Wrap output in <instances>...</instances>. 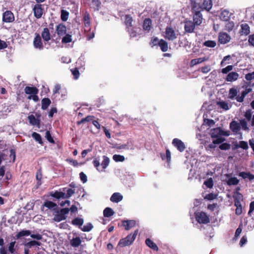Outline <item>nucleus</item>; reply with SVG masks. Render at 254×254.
Listing matches in <instances>:
<instances>
[{
	"label": "nucleus",
	"mask_w": 254,
	"mask_h": 254,
	"mask_svg": "<svg viewBox=\"0 0 254 254\" xmlns=\"http://www.w3.org/2000/svg\"><path fill=\"white\" fill-rule=\"evenodd\" d=\"M41 36L45 42H48L51 39V34L48 28H44L41 33Z\"/></svg>",
	"instance_id": "obj_24"
},
{
	"label": "nucleus",
	"mask_w": 254,
	"mask_h": 254,
	"mask_svg": "<svg viewBox=\"0 0 254 254\" xmlns=\"http://www.w3.org/2000/svg\"><path fill=\"white\" fill-rule=\"evenodd\" d=\"M162 160L166 159L168 163H170L171 159V152L168 149H166V156L164 154H161Z\"/></svg>",
	"instance_id": "obj_42"
},
{
	"label": "nucleus",
	"mask_w": 254,
	"mask_h": 254,
	"mask_svg": "<svg viewBox=\"0 0 254 254\" xmlns=\"http://www.w3.org/2000/svg\"><path fill=\"white\" fill-rule=\"evenodd\" d=\"M204 185H205L208 188L211 189L213 187V181L211 178H210L206 180L204 182Z\"/></svg>",
	"instance_id": "obj_54"
},
{
	"label": "nucleus",
	"mask_w": 254,
	"mask_h": 254,
	"mask_svg": "<svg viewBox=\"0 0 254 254\" xmlns=\"http://www.w3.org/2000/svg\"><path fill=\"white\" fill-rule=\"evenodd\" d=\"M229 128L230 130L234 133V134H241V133L240 132V131L241 130L240 124L237 121L233 120L230 123Z\"/></svg>",
	"instance_id": "obj_12"
},
{
	"label": "nucleus",
	"mask_w": 254,
	"mask_h": 254,
	"mask_svg": "<svg viewBox=\"0 0 254 254\" xmlns=\"http://www.w3.org/2000/svg\"><path fill=\"white\" fill-rule=\"evenodd\" d=\"M230 16V13L227 10H224L222 11L220 15V18L221 20L227 21L229 20Z\"/></svg>",
	"instance_id": "obj_29"
},
{
	"label": "nucleus",
	"mask_w": 254,
	"mask_h": 254,
	"mask_svg": "<svg viewBox=\"0 0 254 254\" xmlns=\"http://www.w3.org/2000/svg\"><path fill=\"white\" fill-rule=\"evenodd\" d=\"M83 22L85 27H89L90 25V17L89 13L85 11L83 14Z\"/></svg>",
	"instance_id": "obj_31"
},
{
	"label": "nucleus",
	"mask_w": 254,
	"mask_h": 254,
	"mask_svg": "<svg viewBox=\"0 0 254 254\" xmlns=\"http://www.w3.org/2000/svg\"><path fill=\"white\" fill-rule=\"evenodd\" d=\"M239 74L236 72H231L228 73L226 78V80L228 82H232L236 81L239 78Z\"/></svg>",
	"instance_id": "obj_23"
},
{
	"label": "nucleus",
	"mask_w": 254,
	"mask_h": 254,
	"mask_svg": "<svg viewBox=\"0 0 254 254\" xmlns=\"http://www.w3.org/2000/svg\"><path fill=\"white\" fill-rule=\"evenodd\" d=\"M51 104V100L48 98H44L41 101V109L46 110Z\"/></svg>",
	"instance_id": "obj_27"
},
{
	"label": "nucleus",
	"mask_w": 254,
	"mask_h": 254,
	"mask_svg": "<svg viewBox=\"0 0 254 254\" xmlns=\"http://www.w3.org/2000/svg\"><path fill=\"white\" fill-rule=\"evenodd\" d=\"M81 243V240L80 237H76L75 238H73L70 241V245L74 248L78 247Z\"/></svg>",
	"instance_id": "obj_30"
},
{
	"label": "nucleus",
	"mask_w": 254,
	"mask_h": 254,
	"mask_svg": "<svg viewBox=\"0 0 254 254\" xmlns=\"http://www.w3.org/2000/svg\"><path fill=\"white\" fill-rule=\"evenodd\" d=\"M66 188H63V190L66 191V193H64V196L65 198H69L74 193L75 191L72 189H67L66 190Z\"/></svg>",
	"instance_id": "obj_41"
},
{
	"label": "nucleus",
	"mask_w": 254,
	"mask_h": 254,
	"mask_svg": "<svg viewBox=\"0 0 254 254\" xmlns=\"http://www.w3.org/2000/svg\"><path fill=\"white\" fill-rule=\"evenodd\" d=\"M123 199V196L119 192L114 193L110 197V201L112 202L118 203Z\"/></svg>",
	"instance_id": "obj_22"
},
{
	"label": "nucleus",
	"mask_w": 254,
	"mask_h": 254,
	"mask_svg": "<svg viewBox=\"0 0 254 254\" xmlns=\"http://www.w3.org/2000/svg\"><path fill=\"white\" fill-rule=\"evenodd\" d=\"M192 13L193 14V21L196 26L200 25L202 22L203 17L201 13L202 8L199 6V3L194 2L192 5Z\"/></svg>",
	"instance_id": "obj_1"
},
{
	"label": "nucleus",
	"mask_w": 254,
	"mask_h": 254,
	"mask_svg": "<svg viewBox=\"0 0 254 254\" xmlns=\"http://www.w3.org/2000/svg\"><path fill=\"white\" fill-rule=\"evenodd\" d=\"M113 159L115 162H123L125 161V157L123 155L115 154L113 156Z\"/></svg>",
	"instance_id": "obj_49"
},
{
	"label": "nucleus",
	"mask_w": 254,
	"mask_h": 254,
	"mask_svg": "<svg viewBox=\"0 0 254 254\" xmlns=\"http://www.w3.org/2000/svg\"><path fill=\"white\" fill-rule=\"evenodd\" d=\"M199 6L202 8V11L204 9L209 11L212 6V1L211 0H203L202 4L199 3Z\"/></svg>",
	"instance_id": "obj_17"
},
{
	"label": "nucleus",
	"mask_w": 254,
	"mask_h": 254,
	"mask_svg": "<svg viewBox=\"0 0 254 254\" xmlns=\"http://www.w3.org/2000/svg\"><path fill=\"white\" fill-rule=\"evenodd\" d=\"M103 160L102 161L101 164L103 169L101 171H103L105 169L108 167L110 163V159L107 156L104 155L103 156Z\"/></svg>",
	"instance_id": "obj_38"
},
{
	"label": "nucleus",
	"mask_w": 254,
	"mask_h": 254,
	"mask_svg": "<svg viewBox=\"0 0 254 254\" xmlns=\"http://www.w3.org/2000/svg\"><path fill=\"white\" fill-rule=\"evenodd\" d=\"M72 41L71 35L69 34H65V35L62 38L63 43H69Z\"/></svg>",
	"instance_id": "obj_48"
},
{
	"label": "nucleus",
	"mask_w": 254,
	"mask_h": 254,
	"mask_svg": "<svg viewBox=\"0 0 254 254\" xmlns=\"http://www.w3.org/2000/svg\"><path fill=\"white\" fill-rule=\"evenodd\" d=\"M44 206L49 209H52L57 206V204L55 202L47 200L44 202Z\"/></svg>",
	"instance_id": "obj_47"
},
{
	"label": "nucleus",
	"mask_w": 254,
	"mask_h": 254,
	"mask_svg": "<svg viewBox=\"0 0 254 254\" xmlns=\"http://www.w3.org/2000/svg\"><path fill=\"white\" fill-rule=\"evenodd\" d=\"M247 94V93H246L245 91L244 90L242 92L241 96H237L236 98V99L239 102H243L244 100L245 97Z\"/></svg>",
	"instance_id": "obj_55"
},
{
	"label": "nucleus",
	"mask_w": 254,
	"mask_h": 254,
	"mask_svg": "<svg viewBox=\"0 0 254 254\" xmlns=\"http://www.w3.org/2000/svg\"><path fill=\"white\" fill-rule=\"evenodd\" d=\"M245 79L248 81H251L254 79V71L246 74L245 75Z\"/></svg>",
	"instance_id": "obj_64"
},
{
	"label": "nucleus",
	"mask_w": 254,
	"mask_h": 254,
	"mask_svg": "<svg viewBox=\"0 0 254 254\" xmlns=\"http://www.w3.org/2000/svg\"><path fill=\"white\" fill-rule=\"evenodd\" d=\"M41 243L35 240L31 241L28 243H26V246L31 248V247L35 246H40Z\"/></svg>",
	"instance_id": "obj_57"
},
{
	"label": "nucleus",
	"mask_w": 254,
	"mask_h": 254,
	"mask_svg": "<svg viewBox=\"0 0 254 254\" xmlns=\"http://www.w3.org/2000/svg\"><path fill=\"white\" fill-rule=\"evenodd\" d=\"M230 147H231V145H230V144H229L228 143H221V144H220L219 146V148L221 150H229V149H230Z\"/></svg>",
	"instance_id": "obj_60"
},
{
	"label": "nucleus",
	"mask_w": 254,
	"mask_h": 254,
	"mask_svg": "<svg viewBox=\"0 0 254 254\" xmlns=\"http://www.w3.org/2000/svg\"><path fill=\"white\" fill-rule=\"evenodd\" d=\"M136 222L134 220H124L122 221V225L125 227L126 230H128L135 226Z\"/></svg>",
	"instance_id": "obj_21"
},
{
	"label": "nucleus",
	"mask_w": 254,
	"mask_h": 254,
	"mask_svg": "<svg viewBox=\"0 0 254 254\" xmlns=\"http://www.w3.org/2000/svg\"><path fill=\"white\" fill-rule=\"evenodd\" d=\"M203 45L207 47L214 48L216 46V43L214 41L207 40L204 43Z\"/></svg>",
	"instance_id": "obj_50"
},
{
	"label": "nucleus",
	"mask_w": 254,
	"mask_h": 254,
	"mask_svg": "<svg viewBox=\"0 0 254 254\" xmlns=\"http://www.w3.org/2000/svg\"><path fill=\"white\" fill-rule=\"evenodd\" d=\"M34 16L37 19L41 18L44 13V8L42 4L37 3L33 7Z\"/></svg>",
	"instance_id": "obj_8"
},
{
	"label": "nucleus",
	"mask_w": 254,
	"mask_h": 254,
	"mask_svg": "<svg viewBox=\"0 0 254 254\" xmlns=\"http://www.w3.org/2000/svg\"><path fill=\"white\" fill-rule=\"evenodd\" d=\"M128 33H129L130 37L133 38L137 36V32L135 31L134 28H128L126 29Z\"/></svg>",
	"instance_id": "obj_51"
},
{
	"label": "nucleus",
	"mask_w": 254,
	"mask_h": 254,
	"mask_svg": "<svg viewBox=\"0 0 254 254\" xmlns=\"http://www.w3.org/2000/svg\"><path fill=\"white\" fill-rule=\"evenodd\" d=\"M165 34V38L170 41L175 40L178 36V34L176 33L174 29L170 26H167L166 28Z\"/></svg>",
	"instance_id": "obj_7"
},
{
	"label": "nucleus",
	"mask_w": 254,
	"mask_h": 254,
	"mask_svg": "<svg viewBox=\"0 0 254 254\" xmlns=\"http://www.w3.org/2000/svg\"><path fill=\"white\" fill-rule=\"evenodd\" d=\"M234 201H241L243 200V196L239 191H235L233 195Z\"/></svg>",
	"instance_id": "obj_46"
},
{
	"label": "nucleus",
	"mask_w": 254,
	"mask_h": 254,
	"mask_svg": "<svg viewBox=\"0 0 254 254\" xmlns=\"http://www.w3.org/2000/svg\"><path fill=\"white\" fill-rule=\"evenodd\" d=\"M33 40V46L35 49L42 50L44 48L41 36L39 33H36Z\"/></svg>",
	"instance_id": "obj_10"
},
{
	"label": "nucleus",
	"mask_w": 254,
	"mask_h": 254,
	"mask_svg": "<svg viewBox=\"0 0 254 254\" xmlns=\"http://www.w3.org/2000/svg\"><path fill=\"white\" fill-rule=\"evenodd\" d=\"M204 123L207 126L211 127L215 124V122L212 119H204Z\"/></svg>",
	"instance_id": "obj_63"
},
{
	"label": "nucleus",
	"mask_w": 254,
	"mask_h": 254,
	"mask_svg": "<svg viewBox=\"0 0 254 254\" xmlns=\"http://www.w3.org/2000/svg\"><path fill=\"white\" fill-rule=\"evenodd\" d=\"M239 180L236 177H231L227 181V184L229 186L237 185L239 184Z\"/></svg>",
	"instance_id": "obj_37"
},
{
	"label": "nucleus",
	"mask_w": 254,
	"mask_h": 254,
	"mask_svg": "<svg viewBox=\"0 0 254 254\" xmlns=\"http://www.w3.org/2000/svg\"><path fill=\"white\" fill-rule=\"evenodd\" d=\"M30 235L32 238L35 239L37 240H41L42 239V236L40 234H31L30 230H23L19 232L15 236L17 239H20L22 237L28 236Z\"/></svg>",
	"instance_id": "obj_5"
},
{
	"label": "nucleus",
	"mask_w": 254,
	"mask_h": 254,
	"mask_svg": "<svg viewBox=\"0 0 254 254\" xmlns=\"http://www.w3.org/2000/svg\"><path fill=\"white\" fill-rule=\"evenodd\" d=\"M159 41L157 37H153L151 39L150 42V45L151 47H153L154 46L159 45Z\"/></svg>",
	"instance_id": "obj_62"
},
{
	"label": "nucleus",
	"mask_w": 254,
	"mask_h": 254,
	"mask_svg": "<svg viewBox=\"0 0 254 254\" xmlns=\"http://www.w3.org/2000/svg\"><path fill=\"white\" fill-rule=\"evenodd\" d=\"M138 230H136L133 233H130L126 238L121 239L118 243V246L125 247L131 245L135 239Z\"/></svg>",
	"instance_id": "obj_2"
},
{
	"label": "nucleus",
	"mask_w": 254,
	"mask_h": 254,
	"mask_svg": "<svg viewBox=\"0 0 254 254\" xmlns=\"http://www.w3.org/2000/svg\"><path fill=\"white\" fill-rule=\"evenodd\" d=\"M24 92L26 94L32 95L33 94H37L39 90L35 86H26L24 88Z\"/></svg>",
	"instance_id": "obj_18"
},
{
	"label": "nucleus",
	"mask_w": 254,
	"mask_h": 254,
	"mask_svg": "<svg viewBox=\"0 0 254 254\" xmlns=\"http://www.w3.org/2000/svg\"><path fill=\"white\" fill-rule=\"evenodd\" d=\"M231 36L225 32H220L218 35V42L221 44H225L230 42Z\"/></svg>",
	"instance_id": "obj_14"
},
{
	"label": "nucleus",
	"mask_w": 254,
	"mask_h": 254,
	"mask_svg": "<svg viewBox=\"0 0 254 254\" xmlns=\"http://www.w3.org/2000/svg\"><path fill=\"white\" fill-rule=\"evenodd\" d=\"M207 60H208V59L205 57L199 58L197 59H192L191 60L190 63V66H192L196 65L197 64L202 63V62L206 61Z\"/></svg>",
	"instance_id": "obj_32"
},
{
	"label": "nucleus",
	"mask_w": 254,
	"mask_h": 254,
	"mask_svg": "<svg viewBox=\"0 0 254 254\" xmlns=\"http://www.w3.org/2000/svg\"><path fill=\"white\" fill-rule=\"evenodd\" d=\"M69 209L68 208H64L61 209L58 211L54 218V220L56 222H60L64 220L66 218V214L69 213Z\"/></svg>",
	"instance_id": "obj_6"
},
{
	"label": "nucleus",
	"mask_w": 254,
	"mask_h": 254,
	"mask_svg": "<svg viewBox=\"0 0 254 254\" xmlns=\"http://www.w3.org/2000/svg\"><path fill=\"white\" fill-rule=\"evenodd\" d=\"M72 75L75 79H77L79 76L80 73L78 67H75L71 69Z\"/></svg>",
	"instance_id": "obj_53"
},
{
	"label": "nucleus",
	"mask_w": 254,
	"mask_h": 254,
	"mask_svg": "<svg viewBox=\"0 0 254 254\" xmlns=\"http://www.w3.org/2000/svg\"><path fill=\"white\" fill-rule=\"evenodd\" d=\"M227 21L228 22L225 26V30L228 32H230L233 29L235 26V23L233 21H230L229 20Z\"/></svg>",
	"instance_id": "obj_43"
},
{
	"label": "nucleus",
	"mask_w": 254,
	"mask_h": 254,
	"mask_svg": "<svg viewBox=\"0 0 254 254\" xmlns=\"http://www.w3.org/2000/svg\"><path fill=\"white\" fill-rule=\"evenodd\" d=\"M32 136L39 144H40L41 145L43 144V142L42 141L41 136L40 134H39L36 132H33L32 133Z\"/></svg>",
	"instance_id": "obj_40"
},
{
	"label": "nucleus",
	"mask_w": 254,
	"mask_h": 254,
	"mask_svg": "<svg viewBox=\"0 0 254 254\" xmlns=\"http://www.w3.org/2000/svg\"><path fill=\"white\" fill-rule=\"evenodd\" d=\"M133 19L132 17L129 14H126L125 15L124 23L126 25V29L131 28L133 26L132 22Z\"/></svg>",
	"instance_id": "obj_20"
},
{
	"label": "nucleus",
	"mask_w": 254,
	"mask_h": 254,
	"mask_svg": "<svg viewBox=\"0 0 254 254\" xmlns=\"http://www.w3.org/2000/svg\"><path fill=\"white\" fill-rule=\"evenodd\" d=\"M138 230H136L133 233H130L126 238L121 239L118 243V246L125 247L131 245L135 239Z\"/></svg>",
	"instance_id": "obj_3"
},
{
	"label": "nucleus",
	"mask_w": 254,
	"mask_h": 254,
	"mask_svg": "<svg viewBox=\"0 0 254 254\" xmlns=\"http://www.w3.org/2000/svg\"><path fill=\"white\" fill-rule=\"evenodd\" d=\"M163 52H165L168 50V44L167 42L163 39H161L159 41L158 45Z\"/></svg>",
	"instance_id": "obj_33"
},
{
	"label": "nucleus",
	"mask_w": 254,
	"mask_h": 254,
	"mask_svg": "<svg viewBox=\"0 0 254 254\" xmlns=\"http://www.w3.org/2000/svg\"><path fill=\"white\" fill-rule=\"evenodd\" d=\"M115 214L114 210L110 207H106L103 211V215L105 217H110Z\"/></svg>",
	"instance_id": "obj_36"
},
{
	"label": "nucleus",
	"mask_w": 254,
	"mask_h": 254,
	"mask_svg": "<svg viewBox=\"0 0 254 254\" xmlns=\"http://www.w3.org/2000/svg\"><path fill=\"white\" fill-rule=\"evenodd\" d=\"M15 20L13 13L10 10H6L2 13V21L4 23H12Z\"/></svg>",
	"instance_id": "obj_9"
},
{
	"label": "nucleus",
	"mask_w": 254,
	"mask_h": 254,
	"mask_svg": "<svg viewBox=\"0 0 254 254\" xmlns=\"http://www.w3.org/2000/svg\"><path fill=\"white\" fill-rule=\"evenodd\" d=\"M84 222V220L82 218H75L73 219L71 221V224L75 226H78L79 227L81 226Z\"/></svg>",
	"instance_id": "obj_39"
},
{
	"label": "nucleus",
	"mask_w": 254,
	"mask_h": 254,
	"mask_svg": "<svg viewBox=\"0 0 254 254\" xmlns=\"http://www.w3.org/2000/svg\"><path fill=\"white\" fill-rule=\"evenodd\" d=\"M217 104L223 109L228 110L229 109L228 104L225 101H220L217 103Z\"/></svg>",
	"instance_id": "obj_58"
},
{
	"label": "nucleus",
	"mask_w": 254,
	"mask_h": 254,
	"mask_svg": "<svg viewBox=\"0 0 254 254\" xmlns=\"http://www.w3.org/2000/svg\"><path fill=\"white\" fill-rule=\"evenodd\" d=\"M239 124H240L241 128H242V129L246 131L249 130V128L248 127L247 122L245 119L240 120Z\"/></svg>",
	"instance_id": "obj_44"
},
{
	"label": "nucleus",
	"mask_w": 254,
	"mask_h": 254,
	"mask_svg": "<svg viewBox=\"0 0 254 254\" xmlns=\"http://www.w3.org/2000/svg\"><path fill=\"white\" fill-rule=\"evenodd\" d=\"M194 216L196 221L199 224H206L210 222L209 216L203 211L195 212Z\"/></svg>",
	"instance_id": "obj_4"
},
{
	"label": "nucleus",
	"mask_w": 254,
	"mask_h": 254,
	"mask_svg": "<svg viewBox=\"0 0 254 254\" xmlns=\"http://www.w3.org/2000/svg\"><path fill=\"white\" fill-rule=\"evenodd\" d=\"M49 195L53 197H55L58 199H59L60 198H65L64 196V192L62 191H59L58 190H56L55 192H50L49 193Z\"/></svg>",
	"instance_id": "obj_26"
},
{
	"label": "nucleus",
	"mask_w": 254,
	"mask_h": 254,
	"mask_svg": "<svg viewBox=\"0 0 254 254\" xmlns=\"http://www.w3.org/2000/svg\"><path fill=\"white\" fill-rule=\"evenodd\" d=\"M221 134V128L216 127L211 129L210 135L212 138H214L219 136Z\"/></svg>",
	"instance_id": "obj_34"
},
{
	"label": "nucleus",
	"mask_w": 254,
	"mask_h": 254,
	"mask_svg": "<svg viewBox=\"0 0 254 254\" xmlns=\"http://www.w3.org/2000/svg\"><path fill=\"white\" fill-rule=\"evenodd\" d=\"M56 32L59 37H62L66 33V27L63 23L59 24L56 26Z\"/></svg>",
	"instance_id": "obj_15"
},
{
	"label": "nucleus",
	"mask_w": 254,
	"mask_h": 254,
	"mask_svg": "<svg viewBox=\"0 0 254 254\" xmlns=\"http://www.w3.org/2000/svg\"><path fill=\"white\" fill-rule=\"evenodd\" d=\"M93 164L98 171H100L99 169L100 163V159L98 157L94 158V160L93 161Z\"/></svg>",
	"instance_id": "obj_61"
},
{
	"label": "nucleus",
	"mask_w": 254,
	"mask_h": 254,
	"mask_svg": "<svg viewBox=\"0 0 254 254\" xmlns=\"http://www.w3.org/2000/svg\"><path fill=\"white\" fill-rule=\"evenodd\" d=\"M152 20L149 18H146L143 20L142 28L144 31L149 32L152 28Z\"/></svg>",
	"instance_id": "obj_16"
},
{
	"label": "nucleus",
	"mask_w": 254,
	"mask_h": 254,
	"mask_svg": "<svg viewBox=\"0 0 254 254\" xmlns=\"http://www.w3.org/2000/svg\"><path fill=\"white\" fill-rule=\"evenodd\" d=\"M28 119L31 125L33 126H36L37 127H40L41 124L40 119H36L33 115H31L28 117Z\"/></svg>",
	"instance_id": "obj_19"
},
{
	"label": "nucleus",
	"mask_w": 254,
	"mask_h": 254,
	"mask_svg": "<svg viewBox=\"0 0 254 254\" xmlns=\"http://www.w3.org/2000/svg\"><path fill=\"white\" fill-rule=\"evenodd\" d=\"M93 226L91 223H88L86 225H84L82 228H81V230L83 232H89L92 230Z\"/></svg>",
	"instance_id": "obj_52"
},
{
	"label": "nucleus",
	"mask_w": 254,
	"mask_h": 254,
	"mask_svg": "<svg viewBox=\"0 0 254 254\" xmlns=\"http://www.w3.org/2000/svg\"><path fill=\"white\" fill-rule=\"evenodd\" d=\"M184 29L186 33H191L193 32L195 29V23L191 20H186L184 22Z\"/></svg>",
	"instance_id": "obj_13"
},
{
	"label": "nucleus",
	"mask_w": 254,
	"mask_h": 254,
	"mask_svg": "<svg viewBox=\"0 0 254 254\" xmlns=\"http://www.w3.org/2000/svg\"><path fill=\"white\" fill-rule=\"evenodd\" d=\"M172 144L181 152H184L186 148L185 143L181 140L177 138L173 139Z\"/></svg>",
	"instance_id": "obj_11"
},
{
	"label": "nucleus",
	"mask_w": 254,
	"mask_h": 254,
	"mask_svg": "<svg viewBox=\"0 0 254 254\" xmlns=\"http://www.w3.org/2000/svg\"><path fill=\"white\" fill-rule=\"evenodd\" d=\"M45 137L46 138V139L49 142H50L51 143H55V141H54V139L53 138V137H52L50 131H49V130L46 131V134H45Z\"/></svg>",
	"instance_id": "obj_59"
},
{
	"label": "nucleus",
	"mask_w": 254,
	"mask_h": 254,
	"mask_svg": "<svg viewBox=\"0 0 254 254\" xmlns=\"http://www.w3.org/2000/svg\"><path fill=\"white\" fill-rule=\"evenodd\" d=\"M145 244L154 251H157L158 250V247L157 245L149 238H147L145 240Z\"/></svg>",
	"instance_id": "obj_28"
},
{
	"label": "nucleus",
	"mask_w": 254,
	"mask_h": 254,
	"mask_svg": "<svg viewBox=\"0 0 254 254\" xmlns=\"http://www.w3.org/2000/svg\"><path fill=\"white\" fill-rule=\"evenodd\" d=\"M240 32L242 35H248L250 33V28L249 25L247 23L241 24Z\"/></svg>",
	"instance_id": "obj_25"
},
{
	"label": "nucleus",
	"mask_w": 254,
	"mask_h": 254,
	"mask_svg": "<svg viewBox=\"0 0 254 254\" xmlns=\"http://www.w3.org/2000/svg\"><path fill=\"white\" fill-rule=\"evenodd\" d=\"M238 91L235 88H231L229 89L228 97L231 100H233L237 97Z\"/></svg>",
	"instance_id": "obj_35"
},
{
	"label": "nucleus",
	"mask_w": 254,
	"mask_h": 254,
	"mask_svg": "<svg viewBox=\"0 0 254 254\" xmlns=\"http://www.w3.org/2000/svg\"><path fill=\"white\" fill-rule=\"evenodd\" d=\"M69 12L64 9L61 10V18L62 21H66L68 18Z\"/></svg>",
	"instance_id": "obj_45"
},
{
	"label": "nucleus",
	"mask_w": 254,
	"mask_h": 254,
	"mask_svg": "<svg viewBox=\"0 0 254 254\" xmlns=\"http://www.w3.org/2000/svg\"><path fill=\"white\" fill-rule=\"evenodd\" d=\"M240 148L244 150H247L249 148L248 143L245 141H240L239 143Z\"/></svg>",
	"instance_id": "obj_56"
}]
</instances>
